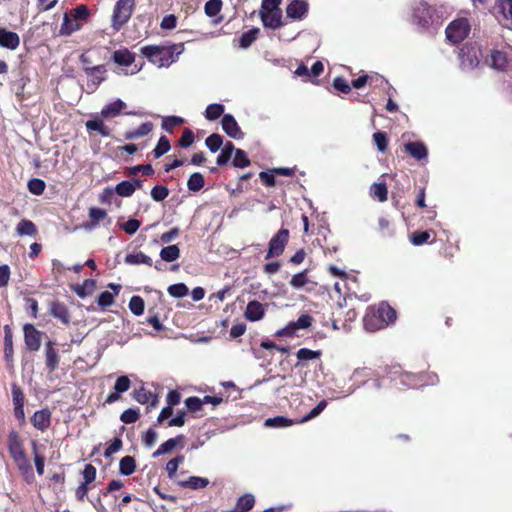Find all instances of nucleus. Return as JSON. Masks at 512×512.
I'll return each mask as SVG.
<instances>
[{"label": "nucleus", "instance_id": "f257e3e1", "mask_svg": "<svg viewBox=\"0 0 512 512\" xmlns=\"http://www.w3.org/2000/svg\"><path fill=\"white\" fill-rule=\"evenodd\" d=\"M7 448L11 459L14 461L20 475L27 483L35 480L32 465L27 457L23 440L18 431L12 429L7 436Z\"/></svg>", "mask_w": 512, "mask_h": 512}, {"label": "nucleus", "instance_id": "f03ea898", "mask_svg": "<svg viewBox=\"0 0 512 512\" xmlns=\"http://www.w3.org/2000/svg\"><path fill=\"white\" fill-rule=\"evenodd\" d=\"M397 319V313L387 302L383 301L376 307H368L363 317L365 330L375 332L393 324Z\"/></svg>", "mask_w": 512, "mask_h": 512}, {"label": "nucleus", "instance_id": "7ed1b4c3", "mask_svg": "<svg viewBox=\"0 0 512 512\" xmlns=\"http://www.w3.org/2000/svg\"><path fill=\"white\" fill-rule=\"evenodd\" d=\"M183 50V43L169 46L146 45L141 48V54L158 67H168L177 60Z\"/></svg>", "mask_w": 512, "mask_h": 512}, {"label": "nucleus", "instance_id": "20e7f679", "mask_svg": "<svg viewBox=\"0 0 512 512\" xmlns=\"http://www.w3.org/2000/svg\"><path fill=\"white\" fill-rule=\"evenodd\" d=\"M89 17L90 11L84 4L71 9L68 13L64 14L59 35L70 36L74 32L79 31L83 27V24L89 20Z\"/></svg>", "mask_w": 512, "mask_h": 512}, {"label": "nucleus", "instance_id": "39448f33", "mask_svg": "<svg viewBox=\"0 0 512 512\" xmlns=\"http://www.w3.org/2000/svg\"><path fill=\"white\" fill-rule=\"evenodd\" d=\"M481 58V47L475 42H467L458 53L459 67L463 71L473 70L479 66Z\"/></svg>", "mask_w": 512, "mask_h": 512}, {"label": "nucleus", "instance_id": "423d86ee", "mask_svg": "<svg viewBox=\"0 0 512 512\" xmlns=\"http://www.w3.org/2000/svg\"><path fill=\"white\" fill-rule=\"evenodd\" d=\"M135 0H117L112 16L111 27L114 32H119L131 19L135 10Z\"/></svg>", "mask_w": 512, "mask_h": 512}, {"label": "nucleus", "instance_id": "0eeeda50", "mask_svg": "<svg viewBox=\"0 0 512 512\" xmlns=\"http://www.w3.org/2000/svg\"><path fill=\"white\" fill-rule=\"evenodd\" d=\"M413 17L418 25L425 28L438 23L439 20L436 8L425 1H420L415 5Z\"/></svg>", "mask_w": 512, "mask_h": 512}, {"label": "nucleus", "instance_id": "6e6552de", "mask_svg": "<svg viewBox=\"0 0 512 512\" xmlns=\"http://www.w3.org/2000/svg\"><path fill=\"white\" fill-rule=\"evenodd\" d=\"M470 32V24L466 18L453 20L446 28L447 39L453 44L462 42Z\"/></svg>", "mask_w": 512, "mask_h": 512}, {"label": "nucleus", "instance_id": "1a4fd4ad", "mask_svg": "<svg viewBox=\"0 0 512 512\" xmlns=\"http://www.w3.org/2000/svg\"><path fill=\"white\" fill-rule=\"evenodd\" d=\"M290 238V232L287 228L281 227L279 231L272 236L268 243V250L265 259L279 257L283 254Z\"/></svg>", "mask_w": 512, "mask_h": 512}, {"label": "nucleus", "instance_id": "9d476101", "mask_svg": "<svg viewBox=\"0 0 512 512\" xmlns=\"http://www.w3.org/2000/svg\"><path fill=\"white\" fill-rule=\"evenodd\" d=\"M491 13L503 27L512 30V0H496Z\"/></svg>", "mask_w": 512, "mask_h": 512}, {"label": "nucleus", "instance_id": "9b49d317", "mask_svg": "<svg viewBox=\"0 0 512 512\" xmlns=\"http://www.w3.org/2000/svg\"><path fill=\"white\" fill-rule=\"evenodd\" d=\"M313 317L309 314H302L296 321L289 322L285 327L279 329L275 336L277 337H293L297 330L307 329L312 325Z\"/></svg>", "mask_w": 512, "mask_h": 512}, {"label": "nucleus", "instance_id": "f8f14e48", "mask_svg": "<svg viewBox=\"0 0 512 512\" xmlns=\"http://www.w3.org/2000/svg\"><path fill=\"white\" fill-rule=\"evenodd\" d=\"M83 71L89 77L87 86L91 89V92H95L100 84L106 80L107 69L105 65L83 66Z\"/></svg>", "mask_w": 512, "mask_h": 512}, {"label": "nucleus", "instance_id": "ddd939ff", "mask_svg": "<svg viewBox=\"0 0 512 512\" xmlns=\"http://www.w3.org/2000/svg\"><path fill=\"white\" fill-rule=\"evenodd\" d=\"M24 342L27 350L36 352L41 347L42 332L36 329L33 324L27 323L23 326Z\"/></svg>", "mask_w": 512, "mask_h": 512}, {"label": "nucleus", "instance_id": "4468645a", "mask_svg": "<svg viewBox=\"0 0 512 512\" xmlns=\"http://www.w3.org/2000/svg\"><path fill=\"white\" fill-rule=\"evenodd\" d=\"M12 400L14 405V415L16 419L21 423H25V395L19 385L12 383L11 385Z\"/></svg>", "mask_w": 512, "mask_h": 512}, {"label": "nucleus", "instance_id": "2eb2a0df", "mask_svg": "<svg viewBox=\"0 0 512 512\" xmlns=\"http://www.w3.org/2000/svg\"><path fill=\"white\" fill-rule=\"evenodd\" d=\"M309 12V3L306 0H292L286 7V16L295 21L304 20Z\"/></svg>", "mask_w": 512, "mask_h": 512}, {"label": "nucleus", "instance_id": "dca6fc26", "mask_svg": "<svg viewBox=\"0 0 512 512\" xmlns=\"http://www.w3.org/2000/svg\"><path fill=\"white\" fill-rule=\"evenodd\" d=\"M30 421L35 429L41 432H45L51 426L52 413L49 408L37 410L31 416Z\"/></svg>", "mask_w": 512, "mask_h": 512}, {"label": "nucleus", "instance_id": "f3484780", "mask_svg": "<svg viewBox=\"0 0 512 512\" xmlns=\"http://www.w3.org/2000/svg\"><path fill=\"white\" fill-rule=\"evenodd\" d=\"M223 131L233 139H242L244 133L241 131L237 121L231 114H224L221 120Z\"/></svg>", "mask_w": 512, "mask_h": 512}, {"label": "nucleus", "instance_id": "a211bd4d", "mask_svg": "<svg viewBox=\"0 0 512 512\" xmlns=\"http://www.w3.org/2000/svg\"><path fill=\"white\" fill-rule=\"evenodd\" d=\"M486 62L493 69L505 71L509 65V58L506 52L494 49L487 57Z\"/></svg>", "mask_w": 512, "mask_h": 512}, {"label": "nucleus", "instance_id": "6ab92c4d", "mask_svg": "<svg viewBox=\"0 0 512 512\" xmlns=\"http://www.w3.org/2000/svg\"><path fill=\"white\" fill-rule=\"evenodd\" d=\"M49 313L62 324L68 326L71 322V315L67 306L59 301H52L49 304Z\"/></svg>", "mask_w": 512, "mask_h": 512}, {"label": "nucleus", "instance_id": "aec40b11", "mask_svg": "<svg viewBox=\"0 0 512 512\" xmlns=\"http://www.w3.org/2000/svg\"><path fill=\"white\" fill-rule=\"evenodd\" d=\"M260 18L263 23V26L270 29H278L281 26H283L282 21V11L280 10H273V11H267V12H260Z\"/></svg>", "mask_w": 512, "mask_h": 512}, {"label": "nucleus", "instance_id": "412c9836", "mask_svg": "<svg viewBox=\"0 0 512 512\" xmlns=\"http://www.w3.org/2000/svg\"><path fill=\"white\" fill-rule=\"evenodd\" d=\"M45 362L49 372H54L60 363V356L58 350L54 347V342L48 341L45 344Z\"/></svg>", "mask_w": 512, "mask_h": 512}, {"label": "nucleus", "instance_id": "4be33fe9", "mask_svg": "<svg viewBox=\"0 0 512 512\" xmlns=\"http://www.w3.org/2000/svg\"><path fill=\"white\" fill-rule=\"evenodd\" d=\"M265 315V307L257 300L250 301L244 312V316L248 321L256 322L261 320Z\"/></svg>", "mask_w": 512, "mask_h": 512}, {"label": "nucleus", "instance_id": "5701e85b", "mask_svg": "<svg viewBox=\"0 0 512 512\" xmlns=\"http://www.w3.org/2000/svg\"><path fill=\"white\" fill-rule=\"evenodd\" d=\"M322 356L321 350H311L308 348H300L296 352L297 362L295 363L296 368H303L307 365V361L320 359Z\"/></svg>", "mask_w": 512, "mask_h": 512}, {"label": "nucleus", "instance_id": "b1692460", "mask_svg": "<svg viewBox=\"0 0 512 512\" xmlns=\"http://www.w3.org/2000/svg\"><path fill=\"white\" fill-rule=\"evenodd\" d=\"M404 150L416 160L426 159L428 150L424 143L419 141L408 142L404 145Z\"/></svg>", "mask_w": 512, "mask_h": 512}, {"label": "nucleus", "instance_id": "393cba45", "mask_svg": "<svg viewBox=\"0 0 512 512\" xmlns=\"http://www.w3.org/2000/svg\"><path fill=\"white\" fill-rule=\"evenodd\" d=\"M20 45V37L16 32L0 29V46L15 50Z\"/></svg>", "mask_w": 512, "mask_h": 512}, {"label": "nucleus", "instance_id": "a878e982", "mask_svg": "<svg viewBox=\"0 0 512 512\" xmlns=\"http://www.w3.org/2000/svg\"><path fill=\"white\" fill-rule=\"evenodd\" d=\"M13 333L9 325L4 326V359L9 366L13 365Z\"/></svg>", "mask_w": 512, "mask_h": 512}, {"label": "nucleus", "instance_id": "bb28decb", "mask_svg": "<svg viewBox=\"0 0 512 512\" xmlns=\"http://www.w3.org/2000/svg\"><path fill=\"white\" fill-rule=\"evenodd\" d=\"M184 439H185L184 435H178L174 438H170V439L166 440L153 453V457H158L160 455L167 454V453L171 452L173 449H175L177 445H180L181 447H183Z\"/></svg>", "mask_w": 512, "mask_h": 512}, {"label": "nucleus", "instance_id": "cd10ccee", "mask_svg": "<svg viewBox=\"0 0 512 512\" xmlns=\"http://www.w3.org/2000/svg\"><path fill=\"white\" fill-rule=\"evenodd\" d=\"M134 398L140 404L150 403V407H156L158 404L157 395L144 387H140L139 389L135 390Z\"/></svg>", "mask_w": 512, "mask_h": 512}, {"label": "nucleus", "instance_id": "c85d7f7f", "mask_svg": "<svg viewBox=\"0 0 512 512\" xmlns=\"http://www.w3.org/2000/svg\"><path fill=\"white\" fill-rule=\"evenodd\" d=\"M237 149L238 148L235 147L233 142H223L222 150L216 158L217 165L220 167L227 165L230 159L232 158L233 153L235 154Z\"/></svg>", "mask_w": 512, "mask_h": 512}, {"label": "nucleus", "instance_id": "c756f323", "mask_svg": "<svg viewBox=\"0 0 512 512\" xmlns=\"http://www.w3.org/2000/svg\"><path fill=\"white\" fill-rule=\"evenodd\" d=\"M125 107H126V104L122 100L117 99L116 101L111 102L102 108L101 116L104 118L116 117L122 112V110Z\"/></svg>", "mask_w": 512, "mask_h": 512}, {"label": "nucleus", "instance_id": "7c9ffc66", "mask_svg": "<svg viewBox=\"0 0 512 512\" xmlns=\"http://www.w3.org/2000/svg\"><path fill=\"white\" fill-rule=\"evenodd\" d=\"M153 130L151 122L142 123L138 128L125 132V140H136L138 138L148 135Z\"/></svg>", "mask_w": 512, "mask_h": 512}, {"label": "nucleus", "instance_id": "2f4dec72", "mask_svg": "<svg viewBox=\"0 0 512 512\" xmlns=\"http://www.w3.org/2000/svg\"><path fill=\"white\" fill-rule=\"evenodd\" d=\"M371 198L379 202H385L388 199V188L385 182L373 183L369 189Z\"/></svg>", "mask_w": 512, "mask_h": 512}, {"label": "nucleus", "instance_id": "473e14b6", "mask_svg": "<svg viewBox=\"0 0 512 512\" xmlns=\"http://www.w3.org/2000/svg\"><path fill=\"white\" fill-rule=\"evenodd\" d=\"M113 60L121 66H130L135 61V55L127 48L116 50L113 53Z\"/></svg>", "mask_w": 512, "mask_h": 512}, {"label": "nucleus", "instance_id": "72a5a7b5", "mask_svg": "<svg viewBox=\"0 0 512 512\" xmlns=\"http://www.w3.org/2000/svg\"><path fill=\"white\" fill-rule=\"evenodd\" d=\"M178 484L183 488L198 490L207 487L209 484V480L203 477L191 476L187 480L179 481Z\"/></svg>", "mask_w": 512, "mask_h": 512}, {"label": "nucleus", "instance_id": "f704fd0d", "mask_svg": "<svg viewBox=\"0 0 512 512\" xmlns=\"http://www.w3.org/2000/svg\"><path fill=\"white\" fill-rule=\"evenodd\" d=\"M255 498L252 494H245L238 498L235 507L229 512H247L253 508Z\"/></svg>", "mask_w": 512, "mask_h": 512}, {"label": "nucleus", "instance_id": "c9c22d12", "mask_svg": "<svg viewBox=\"0 0 512 512\" xmlns=\"http://www.w3.org/2000/svg\"><path fill=\"white\" fill-rule=\"evenodd\" d=\"M298 423L293 419L287 418L285 416H275L271 418H267L264 422L266 427L270 428H285L292 426L293 424Z\"/></svg>", "mask_w": 512, "mask_h": 512}, {"label": "nucleus", "instance_id": "e433bc0d", "mask_svg": "<svg viewBox=\"0 0 512 512\" xmlns=\"http://www.w3.org/2000/svg\"><path fill=\"white\" fill-rule=\"evenodd\" d=\"M136 471V461L133 456L126 455L119 462V472L121 475L130 476Z\"/></svg>", "mask_w": 512, "mask_h": 512}, {"label": "nucleus", "instance_id": "4c0bfd02", "mask_svg": "<svg viewBox=\"0 0 512 512\" xmlns=\"http://www.w3.org/2000/svg\"><path fill=\"white\" fill-rule=\"evenodd\" d=\"M16 232L20 236H36L38 231L31 220L22 219L16 226Z\"/></svg>", "mask_w": 512, "mask_h": 512}, {"label": "nucleus", "instance_id": "58836bf2", "mask_svg": "<svg viewBox=\"0 0 512 512\" xmlns=\"http://www.w3.org/2000/svg\"><path fill=\"white\" fill-rule=\"evenodd\" d=\"M432 235H435V233L432 230L414 231L410 235V241L414 246H420L425 243H433V241L431 240Z\"/></svg>", "mask_w": 512, "mask_h": 512}, {"label": "nucleus", "instance_id": "ea45409f", "mask_svg": "<svg viewBox=\"0 0 512 512\" xmlns=\"http://www.w3.org/2000/svg\"><path fill=\"white\" fill-rule=\"evenodd\" d=\"M124 261L128 265L145 264L147 266H152V259L143 252H138L135 254H127L125 256Z\"/></svg>", "mask_w": 512, "mask_h": 512}, {"label": "nucleus", "instance_id": "a19ab883", "mask_svg": "<svg viewBox=\"0 0 512 512\" xmlns=\"http://www.w3.org/2000/svg\"><path fill=\"white\" fill-rule=\"evenodd\" d=\"M259 33L260 29L256 27L243 32L239 38V46L243 49H247L257 39Z\"/></svg>", "mask_w": 512, "mask_h": 512}, {"label": "nucleus", "instance_id": "79ce46f5", "mask_svg": "<svg viewBox=\"0 0 512 512\" xmlns=\"http://www.w3.org/2000/svg\"><path fill=\"white\" fill-rule=\"evenodd\" d=\"M204 185V176L199 172L192 173L187 181V188L191 192L200 191L204 187Z\"/></svg>", "mask_w": 512, "mask_h": 512}, {"label": "nucleus", "instance_id": "37998d69", "mask_svg": "<svg viewBox=\"0 0 512 512\" xmlns=\"http://www.w3.org/2000/svg\"><path fill=\"white\" fill-rule=\"evenodd\" d=\"M160 257L165 262H173L180 257V249L177 245H169L161 249Z\"/></svg>", "mask_w": 512, "mask_h": 512}, {"label": "nucleus", "instance_id": "c03bdc74", "mask_svg": "<svg viewBox=\"0 0 512 512\" xmlns=\"http://www.w3.org/2000/svg\"><path fill=\"white\" fill-rule=\"evenodd\" d=\"M223 136L213 133L205 139V145L212 153H216L223 145Z\"/></svg>", "mask_w": 512, "mask_h": 512}, {"label": "nucleus", "instance_id": "a18cd8bd", "mask_svg": "<svg viewBox=\"0 0 512 512\" xmlns=\"http://www.w3.org/2000/svg\"><path fill=\"white\" fill-rule=\"evenodd\" d=\"M32 450L34 454V462L37 474L39 476H42L44 474V468H45V457L38 452V444L35 440L32 441Z\"/></svg>", "mask_w": 512, "mask_h": 512}, {"label": "nucleus", "instance_id": "49530a36", "mask_svg": "<svg viewBox=\"0 0 512 512\" xmlns=\"http://www.w3.org/2000/svg\"><path fill=\"white\" fill-rule=\"evenodd\" d=\"M250 164L251 161L247 153L242 149H237L232 160V165L236 168H246L250 166Z\"/></svg>", "mask_w": 512, "mask_h": 512}, {"label": "nucleus", "instance_id": "de8ad7c7", "mask_svg": "<svg viewBox=\"0 0 512 512\" xmlns=\"http://www.w3.org/2000/svg\"><path fill=\"white\" fill-rule=\"evenodd\" d=\"M114 192L121 197H130L134 194V185L128 180L121 181L114 188Z\"/></svg>", "mask_w": 512, "mask_h": 512}, {"label": "nucleus", "instance_id": "09e8293b", "mask_svg": "<svg viewBox=\"0 0 512 512\" xmlns=\"http://www.w3.org/2000/svg\"><path fill=\"white\" fill-rule=\"evenodd\" d=\"M224 109V105L222 104H210L205 110V118L209 121L216 120L224 113Z\"/></svg>", "mask_w": 512, "mask_h": 512}, {"label": "nucleus", "instance_id": "8fccbe9b", "mask_svg": "<svg viewBox=\"0 0 512 512\" xmlns=\"http://www.w3.org/2000/svg\"><path fill=\"white\" fill-rule=\"evenodd\" d=\"M86 127L88 130L99 132L101 136L107 137L110 135V130L100 119L87 121Z\"/></svg>", "mask_w": 512, "mask_h": 512}, {"label": "nucleus", "instance_id": "3c124183", "mask_svg": "<svg viewBox=\"0 0 512 512\" xmlns=\"http://www.w3.org/2000/svg\"><path fill=\"white\" fill-rule=\"evenodd\" d=\"M222 6V0H208L204 5V12L208 17H215L220 13Z\"/></svg>", "mask_w": 512, "mask_h": 512}, {"label": "nucleus", "instance_id": "603ef678", "mask_svg": "<svg viewBox=\"0 0 512 512\" xmlns=\"http://www.w3.org/2000/svg\"><path fill=\"white\" fill-rule=\"evenodd\" d=\"M171 148L170 141L166 136H161L154 150L152 151L155 158H160L166 154Z\"/></svg>", "mask_w": 512, "mask_h": 512}, {"label": "nucleus", "instance_id": "864d4df0", "mask_svg": "<svg viewBox=\"0 0 512 512\" xmlns=\"http://www.w3.org/2000/svg\"><path fill=\"white\" fill-rule=\"evenodd\" d=\"M28 190L33 195H42L46 188V183L40 178H32L27 184Z\"/></svg>", "mask_w": 512, "mask_h": 512}, {"label": "nucleus", "instance_id": "5fc2aeb1", "mask_svg": "<svg viewBox=\"0 0 512 512\" xmlns=\"http://www.w3.org/2000/svg\"><path fill=\"white\" fill-rule=\"evenodd\" d=\"M128 306L134 315L140 316L144 312L145 303L142 297L135 295L131 297Z\"/></svg>", "mask_w": 512, "mask_h": 512}, {"label": "nucleus", "instance_id": "6e6d98bb", "mask_svg": "<svg viewBox=\"0 0 512 512\" xmlns=\"http://www.w3.org/2000/svg\"><path fill=\"white\" fill-rule=\"evenodd\" d=\"M185 460L183 455H177L175 458L169 460L166 464V472L170 479H173L176 476V472L180 464H182Z\"/></svg>", "mask_w": 512, "mask_h": 512}, {"label": "nucleus", "instance_id": "4d7b16f0", "mask_svg": "<svg viewBox=\"0 0 512 512\" xmlns=\"http://www.w3.org/2000/svg\"><path fill=\"white\" fill-rule=\"evenodd\" d=\"M139 172H141L145 176H152L155 173L154 168L152 167L151 164H142L128 168L127 175L136 176Z\"/></svg>", "mask_w": 512, "mask_h": 512}, {"label": "nucleus", "instance_id": "13d9d810", "mask_svg": "<svg viewBox=\"0 0 512 512\" xmlns=\"http://www.w3.org/2000/svg\"><path fill=\"white\" fill-rule=\"evenodd\" d=\"M167 291L174 298H182L189 293V289L184 283L172 284L168 287Z\"/></svg>", "mask_w": 512, "mask_h": 512}, {"label": "nucleus", "instance_id": "bf43d9fd", "mask_svg": "<svg viewBox=\"0 0 512 512\" xmlns=\"http://www.w3.org/2000/svg\"><path fill=\"white\" fill-rule=\"evenodd\" d=\"M308 271L303 270L295 275L292 276L290 280V285L296 289H300L304 287L308 283Z\"/></svg>", "mask_w": 512, "mask_h": 512}, {"label": "nucleus", "instance_id": "052dcab7", "mask_svg": "<svg viewBox=\"0 0 512 512\" xmlns=\"http://www.w3.org/2000/svg\"><path fill=\"white\" fill-rule=\"evenodd\" d=\"M94 288L95 281L92 279H87L84 281L83 285H80L75 289V292L79 297L84 298L87 295H90L93 292Z\"/></svg>", "mask_w": 512, "mask_h": 512}, {"label": "nucleus", "instance_id": "680f3d73", "mask_svg": "<svg viewBox=\"0 0 512 512\" xmlns=\"http://www.w3.org/2000/svg\"><path fill=\"white\" fill-rule=\"evenodd\" d=\"M184 119L177 116H168L162 120V128L167 132H172L176 126L181 125Z\"/></svg>", "mask_w": 512, "mask_h": 512}, {"label": "nucleus", "instance_id": "e2e57ef3", "mask_svg": "<svg viewBox=\"0 0 512 512\" xmlns=\"http://www.w3.org/2000/svg\"><path fill=\"white\" fill-rule=\"evenodd\" d=\"M139 417L140 414L137 409L129 408L121 413L120 420L125 424H132L135 423Z\"/></svg>", "mask_w": 512, "mask_h": 512}, {"label": "nucleus", "instance_id": "0e129e2a", "mask_svg": "<svg viewBox=\"0 0 512 512\" xmlns=\"http://www.w3.org/2000/svg\"><path fill=\"white\" fill-rule=\"evenodd\" d=\"M194 140H195L194 132L189 128H185L183 130L182 136L179 139L178 145L181 148H188L189 146H191L194 143Z\"/></svg>", "mask_w": 512, "mask_h": 512}, {"label": "nucleus", "instance_id": "69168bd1", "mask_svg": "<svg viewBox=\"0 0 512 512\" xmlns=\"http://www.w3.org/2000/svg\"><path fill=\"white\" fill-rule=\"evenodd\" d=\"M89 218L92 222V224L95 226L100 221L107 218V212L104 209L97 208V207H91L89 209Z\"/></svg>", "mask_w": 512, "mask_h": 512}, {"label": "nucleus", "instance_id": "338daca9", "mask_svg": "<svg viewBox=\"0 0 512 512\" xmlns=\"http://www.w3.org/2000/svg\"><path fill=\"white\" fill-rule=\"evenodd\" d=\"M150 194L153 200L160 202L169 195V189L163 185H156L151 189Z\"/></svg>", "mask_w": 512, "mask_h": 512}, {"label": "nucleus", "instance_id": "774afa93", "mask_svg": "<svg viewBox=\"0 0 512 512\" xmlns=\"http://www.w3.org/2000/svg\"><path fill=\"white\" fill-rule=\"evenodd\" d=\"M373 140L380 152H385L388 146V138L385 132H375L373 134Z\"/></svg>", "mask_w": 512, "mask_h": 512}]
</instances>
